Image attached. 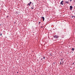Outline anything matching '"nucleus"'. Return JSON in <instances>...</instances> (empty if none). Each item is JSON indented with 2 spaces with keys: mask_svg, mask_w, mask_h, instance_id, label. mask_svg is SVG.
Listing matches in <instances>:
<instances>
[{
  "mask_svg": "<svg viewBox=\"0 0 75 75\" xmlns=\"http://www.w3.org/2000/svg\"><path fill=\"white\" fill-rule=\"evenodd\" d=\"M54 38H57V39H58V37H58V36L56 35H55L54 36Z\"/></svg>",
  "mask_w": 75,
  "mask_h": 75,
  "instance_id": "f257e3e1",
  "label": "nucleus"
},
{
  "mask_svg": "<svg viewBox=\"0 0 75 75\" xmlns=\"http://www.w3.org/2000/svg\"><path fill=\"white\" fill-rule=\"evenodd\" d=\"M70 10H72V8H73V7H72V6H70Z\"/></svg>",
  "mask_w": 75,
  "mask_h": 75,
  "instance_id": "f03ea898",
  "label": "nucleus"
},
{
  "mask_svg": "<svg viewBox=\"0 0 75 75\" xmlns=\"http://www.w3.org/2000/svg\"><path fill=\"white\" fill-rule=\"evenodd\" d=\"M63 3H64V1H62L60 3V4H61V5H64Z\"/></svg>",
  "mask_w": 75,
  "mask_h": 75,
  "instance_id": "7ed1b4c3",
  "label": "nucleus"
},
{
  "mask_svg": "<svg viewBox=\"0 0 75 75\" xmlns=\"http://www.w3.org/2000/svg\"><path fill=\"white\" fill-rule=\"evenodd\" d=\"M41 18L42 19H43V21H44V20H45V18H44V17H41Z\"/></svg>",
  "mask_w": 75,
  "mask_h": 75,
  "instance_id": "20e7f679",
  "label": "nucleus"
},
{
  "mask_svg": "<svg viewBox=\"0 0 75 75\" xmlns=\"http://www.w3.org/2000/svg\"><path fill=\"white\" fill-rule=\"evenodd\" d=\"M65 3H67V4H69V1H65Z\"/></svg>",
  "mask_w": 75,
  "mask_h": 75,
  "instance_id": "39448f33",
  "label": "nucleus"
},
{
  "mask_svg": "<svg viewBox=\"0 0 75 75\" xmlns=\"http://www.w3.org/2000/svg\"><path fill=\"white\" fill-rule=\"evenodd\" d=\"M31 8L32 9H34V5Z\"/></svg>",
  "mask_w": 75,
  "mask_h": 75,
  "instance_id": "423d86ee",
  "label": "nucleus"
},
{
  "mask_svg": "<svg viewBox=\"0 0 75 75\" xmlns=\"http://www.w3.org/2000/svg\"><path fill=\"white\" fill-rule=\"evenodd\" d=\"M72 50L73 51H74V50H75V49H74V48H72Z\"/></svg>",
  "mask_w": 75,
  "mask_h": 75,
  "instance_id": "0eeeda50",
  "label": "nucleus"
},
{
  "mask_svg": "<svg viewBox=\"0 0 75 75\" xmlns=\"http://www.w3.org/2000/svg\"><path fill=\"white\" fill-rule=\"evenodd\" d=\"M55 63H56V62H53V63H52V64H55Z\"/></svg>",
  "mask_w": 75,
  "mask_h": 75,
  "instance_id": "6e6552de",
  "label": "nucleus"
},
{
  "mask_svg": "<svg viewBox=\"0 0 75 75\" xmlns=\"http://www.w3.org/2000/svg\"><path fill=\"white\" fill-rule=\"evenodd\" d=\"M52 53H50V55H49L50 56H51V55H52Z\"/></svg>",
  "mask_w": 75,
  "mask_h": 75,
  "instance_id": "1a4fd4ad",
  "label": "nucleus"
},
{
  "mask_svg": "<svg viewBox=\"0 0 75 75\" xmlns=\"http://www.w3.org/2000/svg\"><path fill=\"white\" fill-rule=\"evenodd\" d=\"M62 63V64L63 65V64H64V61H63Z\"/></svg>",
  "mask_w": 75,
  "mask_h": 75,
  "instance_id": "9d476101",
  "label": "nucleus"
},
{
  "mask_svg": "<svg viewBox=\"0 0 75 75\" xmlns=\"http://www.w3.org/2000/svg\"><path fill=\"white\" fill-rule=\"evenodd\" d=\"M28 5H29V6H30V5H31V4L29 3V4H28Z\"/></svg>",
  "mask_w": 75,
  "mask_h": 75,
  "instance_id": "9b49d317",
  "label": "nucleus"
},
{
  "mask_svg": "<svg viewBox=\"0 0 75 75\" xmlns=\"http://www.w3.org/2000/svg\"><path fill=\"white\" fill-rule=\"evenodd\" d=\"M31 3H32V2H30V4H31Z\"/></svg>",
  "mask_w": 75,
  "mask_h": 75,
  "instance_id": "f8f14e48",
  "label": "nucleus"
},
{
  "mask_svg": "<svg viewBox=\"0 0 75 75\" xmlns=\"http://www.w3.org/2000/svg\"><path fill=\"white\" fill-rule=\"evenodd\" d=\"M60 65H61V64H62V63H61V62H60Z\"/></svg>",
  "mask_w": 75,
  "mask_h": 75,
  "instance_id": "ddd939ff",
  "label": "nucleus"
},
{
  "mask_svg": "<svg viewBox=\"0 0 75 75\" xmlns=\"http://www.w3.org/2000/svg\"><path fill=\"white\" fill-rule=\"evenodd\" d=\"M74 16H71V18H74Z\"/></svg>",
  "mask_w": 75,
  "mask_h": 75,
  "instance_id": "4468645a",
  "label": "nucleus"
},
{
  "mask_svg": "<svg viewBox=\"0 0 75 75\" xmlns=\"http://www.w3.org/2000/svg\"><path fill=\"white\" fill-rule=\"evenodd\" d=\"M40 23H41V22H39V24H40Z\"/></svg>",
  "mask_w": 75,
  "mask_h": 75,
  "instance_id": "2eb2a0df",
  "label": "nucleus"
},
{
  "mask_svg": "<svg viewBox=\"0 0 75 75\" xmlns=\"http://www.w3.org/2000/svg\"><path fill=\"white\" fill-rule=\"evenodd\" d=\"M72 1V0H70V1H71V2Z\"/></svg>",
  "mask_w": 75,
  "mask_h": 75,
  "instance_id": "dca6fc26",
  "label": "nucleus"
},
{
  "mask_svg": "<svg viewBox=\"0 0 75 75\" xmlns=\"http://www.w3.org/2000/svg\"><path fill=\"white\" fill-rule=\"evenodd\" d=\"M45 57H43V59H45Z\"/></svg>",
  "mask_w": 75,
  "mask_h": 75,
  "instance_id": "f3484780",
  "label": "nucleus"
},
{
  "mask_svg": "<svg viewBox=\"0 0 75 75\" xmlns=\"http://www.w3.org/2000/svg\"><path fill=\"white\" fill-rule=\"evenodd\" d=\"M8 16H6V18H8Z\"/></svg>",
  "mask_w": 75,
  "mask_h": 75,
  "instance_id": "a211bd4d",
  "label": "nucleus"
},
{
  "mask_svg": "<svg viewBox=\"0 0 75 75\" xmlns=\"http://www.w3.org/2000/svg\"><path fill=\"white\" fill-rule=\"evenodd\" d=\"M41 61H42V58H41Z\"/></svg>",
  "mask_w": 75,
  "mask_h": 75,
  "instance_id": "6ab92c4d",
  "label": "nucleus"
},
{
  "mask_svg": "<svg viewBox=\"0 0 75 75\" xmlns=\"http://www.w3.org/2000/svg\"><path fill=\"white\" fill-rule=\"evenodd\" d=\"M61 61H63V59H61Z\"/></svg>",
  "mask_w": 75,
  "mask_h": 75,
  "instance_id": "aec40b11",
  "label": "nucleus"
},
{
  "mask_svg": "<svg viewBox=\"0 0 75 75\" xmlns=\"http://www.w3.org/2000/svg\"><path fill=\"white\" fill-rule=\"evenodd\" d=\"M2 35V34L1 33V35Z\"/></svg>",
  "mask_w": 75,
  "mask_h": 75,
  "instance_id": "412c9836",
  "label": "nucleus"
},
{
  "mask_svg": "<svg viewBox=\"0 0 75 75\" xmlns=\"http://www.w3.org/2000/svg\"><path fill=\"white\" fill-rule=\"evenodd\" d=\"M74 63H73V64H72V65H74Z\"/></svg>",
  "mask_w": 75,
  "mask_h": 75,
  "instance_id": "4be33fe9",
  "label": "nucleus"
},
{
  "mask_svg": "<svg viewBox=\"0 0 75 75\" xmlns=\"http://www.w3.org/2000/svg\"><path fill=\"white\" fill-rule=\"evenodd\" d=\"M43 28V27H42V26L41 27V28Z\"/></svg>",
  "mask_w": 75,
  "mask_h": 75,
  "instance_id": "5701e85b",
  "label": "nucleus"
},
{
  "mask_svg": "<svg viewBox=\"0 0 75 75\" xmlns=\"http://www.w3.org/2000/svg\"><path fill=\"white\" fill-rule=\"evenodd\" d=\"M17 74H18V72H17Z\"/></svg>",
  "mask_w": 75,
  "mask_h": 75,
  "instance_id": "b1692460",
  "label": "nucleus"
},
{
  "mask_svg": "<svg viewBox=\"0 0 75 75\" xmlns=\"http://www.w3.org/2000/svg\"><path fill=\"white\" fill-rule=\"evenodd\" d=\"M75 12H74V14H75V11H74Z\"/></svg>",
  "mask_w": 75,
  "mask_h": 75,
  "instance_id": "393cba45",
  "label": "nucleus"
},
{
  "mask_svg": "<svg viewBox=\"0 0 75 75\" xmlns=\"http://www.w3.org/2000/svg\"><path fill=\"white\" fill-rule=\"evenodd\" d=\"M74 18H75V16H74Z\"/></svg>",
  "mask_w": 75,
  "mask_h": 75,
  "instance_id": "a878e982",
  "label": "nucleus"
},
{
  "mask_svg": "<svg viewBox=\"0 0 75 75\" xmlns=\"http://www.w3.org/2000/svg\"><path fill=\"white\" fill-rule=\"evenodd\" d=\"M16 13H17V12H16Z\"/></svg>",
  "mask_w": 75,
  "mask_h": 75,
  "instance_id": "bb28decb",
  "label": "nucleus"
},
{
  "mask_svg": "<svg viewBox=\"0 0 75 75\" xmlns=\"http://www.w3.org/2000/svg\"><path fill=\"white\" fill-rule=\"evenodd\" d=\"M74 1H75L74 2H75V0H74Z\"/></svg>",
  "mask_w": 75,
  "mask_h": 75,
  "instance_id": "cd10ccee",
  "label": "nucleus"
},
{
  "mask_svg": "<svg viewBox=\"0 0 75 75\" xmlns=\"http://www.w3.org/2000/svg\"><path fill=\"white\" fill-rule=\"evenodd\" d=\"M32 4H33V3H32Z\"/></svg>",
  "mask_w": 75,
  "mask_h": 75,
  "instance_id": "c85d7f7f",
  "label": "nucleus"
}]
</instances>
